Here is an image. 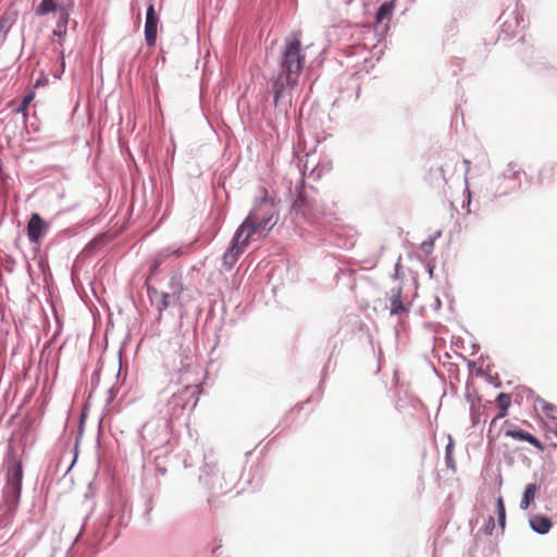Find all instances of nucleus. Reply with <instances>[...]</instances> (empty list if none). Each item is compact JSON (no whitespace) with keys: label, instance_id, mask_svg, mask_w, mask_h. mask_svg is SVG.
<instances>
[{"label":"nucleus","instance_id":"nucleus-1","mask_svg":"<svg viewBox=\"0 0 557 557\" xmlns=\"http://www.w3.org/2000/svg\"><path fill=\"white\" fill-rule=\"evenodd\" d=\"M306 57L301 52L300 35L295 34L285 41V48L280 61V71L273 78L274 102L277 103L286 89H293L304 69Z\"/></svg>","mask_w":557,"mask_h":557},{"label":"nucleus","instance_id":"nucleus-2","mask_svg":"<svg viewBox=\"0 0 557 557\" xmlns=\"http://www.w3.org/2000/svg\"><path fill=\"white\" fill-rule=\"evenodd\" d=\"M544 436L549 441V447L557 448V407L553 404L543 405Z\"/></svg>","mask_w":557,"mask_h":557},{"label":"nucleus","instance_id":"nucleus-3","mask_svg":"<svg viewBox=\"0 0 557 557\" xmlns=\"http://www.w3.org/2000/svg\"><path fill=\"white\" fill-rule=\"evenodd\" d=\"M246 219H251L249 230L252 235L270 230L276 223V221H273V216L264 211L263 207L251 210Z\"/></svg>","mask_w":557,"mask_h":557},{"label":"nucleus","instance_id":"nucleus-4","mask_svg":"<svg viewBox=\"0 0 557 557\" xmlns=\"http://www.w3.org/2000/svg\"><path fill=\"white\" fill-rule=\"evenodd\" d=\"M159 17L154 11V5L151 3L147 9L146 23H145V39L148 46H154L158 34Z\"/></svg>","mask_w":557,"mask_h":557},{"label":"nucleus","instance_id":"nucleus-5","mask_svg":"<svg viewBox=\"0 0 557 557\" xmlns=\"http://www.w3.org/2000/svg\"><path fill=\"white\" fill-rule=\"evenodd\" d=\"M47 230L48 224L41 219V216L38 213H33L27 223V236L29 242L39 243Z\"/></svg>","mask_w":557,"mask_h":557},{"label":"nucleus","instance_id":"nucleus-6","mask_svg":"<svg viewBox=\"0 0 557 557\" xmlns=\"http://www.w3.org/2000/svg\"><path fill=\"white\" fill-rule=\"evenodd\" d=\"M246 248L237 244L235 240L232 242L231 247L225 251L222 258V265L225 270L231 271L236 264L239 256Z\"/></svg>","mask_w":557,"mask_h":557},{"label":"nucleus","instance_id":"nucleus-7","mask_svg":"<svg viewBox=\"0 0 557 557\" xmlns=\"http://www.w3.org/2000/svg\"><path fill=\"white\" fill-rule=\"evenodd\" d=\"M505 435L508 437H512L515 440L524 441L533 445L536 449L540 451H544L545 447L541 443L540 440H537L534 435L531 433L523 431L521 429H508L505 431Z\"/></svg>","mask_w":557,"mask_h":557},{"label":"nucleus","instance_id":"nucleus-8","mask_svg":"<svg viewBox=\"0 0 557 557\" xmlns=\"http://www.w3.org/2000/svg\"><path fill=\"white\" fill-rule=\"evenodd\" d=\"M496 404H497V407L499 408V412L498 414L492 420L491 422V425H490V430H488V435L491 436L492 433H493V428L495 426L496 424V421L498 419H502L504 417L507 416L508 413V408L510 407L511 405V396L509 394H506V393H500L497 398H496Z\"/></svg>","mask_w":557,"mask_h":557},{"label":"nucleus","instance_id":"nucleus-9","mask_svg":"<svg viewBox=\"0 0 557 557\" xmlns=\"http://www.w3.org/2000/svg\"><path fill=\"white\" fill-rule=\"evenodd\" d=\"M23 470L18 461H14L8 469L7 480L15 492H20L22 483Z\"/></svg>","mask_w":557,"mask_h":557},{"label":"nucleus","instance_id":"nucleus-10","mask_svg":"<svg viewBox=\"0 0 557 557\" xmlns=\"http://www.w3.org/2000/svg\"><path fill=\"white\" fill-rule=\"evenodd\" d=\"M148 293L151 301L156 305V308L160 313L171 305L172 296L170 294L163 292L160 293L156 288L149 289Z\"/></svg>","mask_w":557,"mask_h":557},{"label":"nucleus","instance_id":"nucleus-11","mask_svg":"<svg viewBox=\"0 0 557 557\" xmlns=\"http://www.w3.org/2000/svg\"><path fill=\"white\" fill-rule=\"evenodd\" d=\"M529 522L531 529L539 534L548 533L553 525L552 520L542 515L531 517Z\"/></svg>","mask_w":557,"mask_h":557},{"label":"nucleus","instance_id":"nucleus-12","mask_svg":"<svg viewBox=\"0 0 557 557\" xmlns=\"http://www.w3.org/2000/svg\"><path fill=\"white\" fill-rule=\"evenodd\" d=\"M251 219H245L242 225L236 231L233 240L246 248L249 245L250 238L253 236L249 230Z\"/></svg>","mask_w":557,"mask_h":557},{"label":"nucleus","instance_id":"nucleus-13","mask_svg":"<svg viewBox=\"0 0 557 557\" xmlns=\"http://www.w3.org/2000/svg\"><path fill=\"white\" fill-rule=\"evenodd\" d=\"M536 492H537V485L535 483H530L527 485L523 496H522V499H521V503H520L521 509H527L530 506V504L535 498Z\"/></svg>","mask_w":557,"mask_h":557},{"label":"nucleus","instance_id":"nucleus-14","mask_svg":"<svg viewBox=\"0 0 557 557\" xmlns=\"http://www.w3.org/2000/svg\"><path fill=\"white\" fill-rule=\"evenodd\" d=\"M66 23H67V13L64 12L60 17V22L58 24L57 29L53 30V35L58 36L60 38L61 46L63 45V42L65 40V36H66Z\"/></svg>","mask_w":557,"mask_h":557},{"label":"nucleus","instance_id":"nucleus-15","mask_svg":"<svg viewBox=\"0 0 557 557\" xmlns=\"http://www.w3.org/2000/svg\"><path fill=\"white\" fill-rule=\"evenodd\" d=\"M496 510H497L498 524H499L500 529L504 530L505 525H506V509H505V504H504V499L502 496H499L497 498Z\"/></svg>","mask_w":557,"mask_h":557},{"label":"nucleus","instance_id":"nucleus-16","mask_svg":"<svg viewBox=\"0 0 557 557\" xmlns=\"http://www.w3.org/2000/svg\"><path fill=\"white\" fill-rule=\"evenodd\" d=\"M34 98H35V92H33V91L29 92L27 96L24 97V99L22 100V103L20 104L18 108H16L14 110V112L22 114L24 120H26L28 107L32 103V101L34 100Z\"/></svg>","mask_w":557,"mask_h":557},{"label":"nucleus","instance_id":"nucleus-17","mask_svg":"<svg viewBox=\"0 0 557 557\" xmlns=\"http://www.w3.org/2000/svg\"><path fill=\"white\" fill-rule=\"evenodd\" d=\"M307 206V201H306V198L304 196L302 193H299L298 197L295 199L294 203H293V210L297 213V214H302L305 215L306 212H305V208Z\"/></svg>","mask_w":557,"mask_h":557},{"label":"nucleus","instance_id":"nucleus-18","mask_svg":"<svg viewBox=\"0 0 557 557\" xmlns=\"http://www.w3.org/2000/svg\"><path fill=\"white\" fill-rule=\"evenodd\" d=\"M55 9L53 0H42L37 9L38 14H47Z\"/></svg>","mask_w":557,"mask_h":557},{"label":"nucleus","instance_id":"nucleus-19","mask_svg":"<svg viewBox=\"0 0 557 557\" xmlns=\"http://www.w3.org/2000/svg\"><path fill=\"white\" fill-rule=\"evenodd\" d=\"M392 12V5L387 2L383 3L377 13H376V21L382 22L385 17H387Z\"/></svg>","mask_w":557,"mask_h":557},{"label":"nucleus","instance_id":"nucleus-20","mask_svg":"<svg viewBox=\"0 0 557 557\" xmlns=\"http://www.w3.org/2000/svg\"><path fill=\"white\" fill-rule=\"evenodd\" d=\"M495 529V522H494V518L493 517H490L487 522L485 523L484 528H483V532L486 534V535H492L493 531Z\"/></svg>","mask_w":557,"mask_h":557},{"label":"nucleus","instance_id":"nucleus-21","mask_svg":"<svg viewBox=\"0 0 557 557\" xmlns=\"http://www.w3.org/2000/svg\"><path fill=\"white\" fill-rule=\"evenodd\" d=\"M9 23H10L9 18H8V17H5V16H2V17L0 18V28H4V27H7V26L9 25Z\"/></svg>","mask_w":557,"mask_h":557},{"label":"nucleus","instance_id":"nucleus-22","mask_svg":"<svg viewBox=\"0 0 557 557\" xmlns=\"http://www.w3.org/2000/svg\"><path fill=\"white\" fill-rule=\"evenodd\" d=\"M60 66H61L60 74H62L64 72V70H65V55H64L63 51L61 52V65Z\"/></svg>","mask_w":557,"mask_h":557},{"label":"nucleus","instance_id":"nucleus-23","mask_svg":"<svg viewBox=\"0 0 557 557\" xmlns=\"http://www.w3.org/2000/svg\"><path fill=\"white\" fill-rule=\"evenodd\" d=\"M189 388H190V386H186V387H185V389H187V391H188ZM191 388H193V392H194V393H200V386H199L198 384H195L194 386H191Z\"/></svg>","mask_w":557,"mask_h":557},{"label":"nucleus","instance_id":"nucleus-24","mask_svg":"<svg viewBox=\"0 0 557 557\" xmlns=\"http://www.w3.org/2000/svg\"><path fill=\"white\" fill-rule=\"evenodd\" d=\"M163 260H153L152 269L156 270Z\"/></svg>","mask_w":557,"mask_h":557},{"label":"nucleus","instance_id":"nucleus-25","mask_svg":"<svg viewBox=\"0 0 557 557\" xmlns=\"http://www.w3.org/2000/svg\"><path fill=\"white\" fill-rule=\"evenodd\" d=\"M262 207L264 208L265 212H268L270 215H272V213L270 212V210H272V207H269V210H267V205H263Z\"/></svg>","mask_w":557,"mask_h":557},{"label":"nucleus","instance_id":"nucleus-26","mask_svg":"<svg viewBox=\"0 0 557 557\" xmlns=\"http://www.w3.org/2000/svg\"><path fill=\"white\" fill-rule=\"evenodd\" d=\"M449 450H450V446H447V459H449Z\"/></svg>","mask_w":557,"mask_h":557},{"label":"nucleus","instance_id":"nucleus-27","mask_svg":"<svg viewBox=\"0 0 557 557\" xmlns=\"http://www.w3.org/2000/svg\"><path fill=\"white\" fill-rule=\"evenodd\" d=\"M54 76H55L57 78H60V74H59V73H55V74H54Z\"/></svg>","mask_w":557,"mask_h":557}]
</instances>
